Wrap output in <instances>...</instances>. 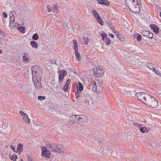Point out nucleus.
<instances>
[{
    "label": "nucleus",
    "instance_id": "nucleus-27",
    "mask_svg": "<svg viewBox=\"0 0 161 161\" xmlns=\"http://www.w3.org/2000/svg\"><path fill=\"white\" fill-rule=\"evenodd\" d=\"M149 32L150 31H147L143 30L142 31V35L147 37Z\"/></svg>",
    "mask_w": 161,
    "mask_h": 161
},
{
    "label": "nucleus",
    "instance_id": "nucleus-45",
    "mask_svg": "<svg viewBox=\"0 0 161 161\" xmlns=\"http://www.w3.org/2000/svg\"><path fill=\"white\" fill-rule=\"evenodd\" d=\"M116 34L118 37L119 39L120 37L119 36L120 35V34L118 32L116 31L114 32Z\"/></svg>",
    "mask_w": 161,
    "mask_h": 161
},
{
    "label": "nucleus",
    "instance_id": "nucleus-1",
    "mask_svg": "<svg viewBox=\"0 0 161 161\" xmlns=\"http://www.w3.org/2000/svg\"><path fill=\"white\" fill-rule=\"evenodd\" d=\"M125 3L133 13H138L140 12V6L137 0H126Z\"/></svg>",
    "mask_w": 161,
    "mask_h": 161
},
{
    "label": "nucleus",
    "instance_id": "nucleus-21",
    "mask_svg": "<svg viewBox=\"0 0 161 161\" xmlns=\"http://www.w3.org/2000/svg\"><path fill=\"white\" fill-rule=\"evenodd\" d=\"M139 129L140 131L143 133H145L146 131H148V129H147V128L145 127H140L139 128Z\"/></svg>",
    "mask_w": 161,
    "mask_h": 161
},
{
    "label": "nucleus",
    "instance_id": "nucleus-35",
    "mask_svg": "<svg viewBox=\"0 0 161 161\" xmlns=\"http://www.w3.org/2000/svg\"><path fill=\"white\" fill-rule=\"evenodd\" d=\"M64 76L62 75L61 74H60L59 76V82L61 83L62 82L64 77Z\"/></svg>",
    "mask_w": 161,
    "mask_h": 161
},
{
    "label": "nucleus",
    "instance_id": "nucleus-53",
    "mask_svg": "<svg viewBox=\"0 0 161 161\" xmlns=\"http://www.w3.org/2000/svg\"><path fill=\"white\" fill-rule=\"evenodd\" d=\"M109 35L111 37H112V38H114V36L112 34H109Z\"/></svg>",
    "mask_w": 161,
    "mask_h": 161
},
{
    "label": "nucleus",
    "instance_id": "nucleus-10",
    "mask_svg": "<svg viewBox=\"0 0 161 161\" xmlns=\"http://www.w3.org/2000/svg\"><path fill=\"white\" fill-rule=\"evenodd\" d=\"M79 116L77 117L76 123L79 125H82L84 123V116L78 115Z\"/></svg>",
    "mask_w": 161,
    "mask_h": 161
},
{
    "label": "nucleus",
    "instance_id": "nucleus-7",
    "mask_svg": "<svg viewBox=\"0 0 161 161\" xmlns=\"http://www.w3.org/2000/svg\"><path fill=\"white\" fill-rule=\"evenodd\" d=\"M93 70L95 71V76L97 77H100L103 75L104 70L102 68L97 67L94 68Z\"/></svg>",
    "mask_w": 161,
    "mask_h": 161
},
{
    "label": "nucleus",
    "instance_id": "nucleus-23",
    "mask_svg": "<svg viewBox=\"0 0 161 161\" xmlns=\"http://www.w3.org/2000/svg\"><path fill=\"white\" fill-rule=\"evenodd\" d=\"M89 42V39L88 37H84L83 38V43L84 44H87V42Z\"/></svg>",
    "mask_w": 161,
    "mask_h": 161
},
{
    "label": "nucleus",
    "instance_id": "nucleus-25",
    "mask_svg": "<svg viewBox=\"0 0 161 161\" xmlns=\"http://www.w3.org/2000/svg\"><path fill=\"white\" fill-rule=\"evenodd\" d=\"M97 18H96V19L97 20L98 22L101 25H103V22L100 17V16H98Z\"/></svg>",
    "mask_w": 161,
    "mask_h": 161
},
{
    "label": "nucleus",
    "instance_id": "nucleus-4",
    "mask_svg": "<svg viewBox=\"0 0 161 161\" xmlns=\"http://www.w3.org/2000/svg\"><path fill=\"white\" fill-rule=\"evenodd\" d=\"M49 150L51 152H57L58 153H61L64 148L61 145L57 144H49Z\"/></svg>",
    "mask_w": 161,
    "mask_h": 161
},
{
    "label": "nucleus",
    "instance_id": "nucleus-3",
    "mask_svg": "<svg viewBox=\"0 0 161 161\" xmlns=\"http://www.w3.org/2000/svg\"><path fill=\"white\" fill-rule=\"evenodd\" d=\"M145 104L151 108H155L158 105V102L156 99L153 97L149 95L146 101L145 102Z\"/></svg>",
    "mask_w": 161,
    "mask_h": 161
},
{
    "label": "nucleus",
    "instance_id": "nucleus-46",
    "mask_svg": "<svg viewBox=\"0 0 161 161\" xmlns=\"http://www.w3.org/2000/svg\"><path fill=\"white\" fill-rule=\"evenodd\" d=\"M19 114L21 116H25V115L26 114H25L23 111H20L19 112Z\"/></svg>",
    "mask_w": 161,
    "mask_h": 161
},
{
    "label": "nucleus",
    "instance_id": "nucleus-30",
    "mask_svg": "<svg viewBox=\"0 0 161 161\" xmlns=\"http://www.w3.org/2000/svg\"><path fill=\"white\" fill-rule=\"evenodd\" d=\"M147 66L150 69L153 70V68H154L155 66V65L152 63H149L147 64Z\"/></svg>",
    "mask_w": 161,
    "mask_h": 161
},
{
    "label": "nucleus",
    "instance_id": "nucleus-38",
    "mask_svg": "<svg viewBox=\"0 0 161 161\" xmlns=\"http://www.w3.org/2000/svg\"><path fill=\"white\" fill-rule=\"evenodd\" d=\"M133 124L135 126L138 127V128L141 126L142 124H138L136 122H134L133 123Z\"/></svg>",
    "mask_w": 161,
    "mask_h": 161
},
{
    "label": "nucleus",
    "instance_id": "nucleus-36",
    "mask_svg": "<svg viewBox=\"0 0 161 161\" xmlns=\"http://www.w3.org/2000/svg\"><path fill=\"white\" fill-rule=\"evenodd\" d=\"M92 13L94 15L95 17L96 18H97V17H98V16H99V15L98 14L95 10H92Z\"/></svg>",
    "mask_w": 161,
    "mask_h": 161
},
{
    "label": "nucleus",
    "instance_id": "nucleus-40",
    "mask_svg": "<svg viewBox=\"0 0 161 161\" xmlns=\"http://www.w3.org/2000/svg\"><path fill=\"white\" fill-rule=\"evenodd\" d=\"M104 5H106L107 6H108L109 4V2L107 0H104L103 2V4Z\"/></svg>",
    "mask_w": 161,
    "mask_h": 161
},
{
    "label": "nucleus",
    "instance_id": "nucleus-16",
    "mask_svg": "<svg viewBox=\"0 0 161 161\" xmlns=\"http://www.w3.org/2000/svg\"><path fill=\"white\" fill-rule=\"evenodd\" d=\"M9 157L11 160L15 161L17 159V156L15 154L12 155L10 154L9 155Z\"/></svg>",
    "mask_w": 161,
    "mask_h": 161
},
{
    "label": "nucleus",
    "instance_id": "nucleus-8",
    "mask_svg": "<svg viewBox=\"0 0 161 161\" xmlns=\"http://www.w3.org/2000/svg\"><path fill=\"white\" fill-rule=\"evenodd\" d=\"M35 88L37 89H41L42 87V86L41 83V80L32 79Z\"/></svg>",
    "mask_w": 161,
    "mask_h": 161
},
{
    "label": "nucleus",
    "instance_id": "nucleus-32",
    "mask_svg": "<svg viewBox=\"0 0 161 161\" xmlns=\"http://www.w3.org/2000/svg\"><path fill=\"white\" fill-rule=\"evenodd\" d=\"M104 41L106 42V45H107L110 44L111 43V40L108 38H106Z\"/></svg>",
    "mask_w": 161,
    "mask_h": 161
},
{
    "label": "nucleus",
    "instance_id": "nucleus-18",
    "mask_svg": "<svg viewBox=\"0 0 161 161\" xmlns=\"http://www.w3.org/2000/svg\"><path fill=\"white\" fill-rule=\"evenodd\" d=\"M52 11L53 13L57 12H58V7L57 5H53L52 8Z\"/></svg>",
    "mask_w": 161,
    "mask_h": 161
},
{
    "label": "nucleus",
    "instance_id": "nucleus-60",
    "mask_svg": "<svg viewBox=\"0 0 161 161\" xmlns=\"http://www.w3.org/2000/svg\"><path fill=\"white\" fill-rule=\"evenodd\" d=\"M144 122L145 123H146V121H145V120H144Z\"/></svg>",
    "mask_w": 161,
    "mask_h": 161
},
{
    "label": "nucleus",
    "instance_id": "nucleus-56",
    "mask_svg": "<svg viewBox=\"0 0 161 161\" xmlns=\"http://www.w3.org/2000/svg\"><path fill=\"white\" fill-rule=\"evenodd\" d=\"M3 23H4V24H5V22H4V19H3Z\"/></svg>",
    "mask_w": 161,
    "mask_h": 161
},
{
    "label": "nucleus",
    "instance_id": "nucleus-49",
    "mask_svg": "<svg viewBox=\"0 0 161 161\" xmlns=\"http://www.w3.org/2000/svg\"><path fill=\"white\" fill-rule=\"evenodd\" d=\"M153 71H154V72L155 73H156L157 74H158V75H160L159 74H158L157 73V72H158V71H156V69H155V68H154V67L153 68V69L152 70Z\"/></svg>",
    "mask_w": 161,
    "mask_h": 161
},
{
    "label": "nucleus",
    "instance_id": "nucleus-26",
    "mask_svg": "<svg viewBox=\"0 0 161 161\" xmlns=\"http://www.w3.org/2000/svg\"><path fill=\"white\" fill-rule=\"evenodd\" d=\"M75 54L77 60L79 61L80 59V53L78 52V51H75Z\"/></svg>",
    "mask_w": 161,
    "mask_h": 161
},
{
    "label": "nucleus",
    "instance_id": "nucleus-34",
    "mask_svg": "<svg viewBox=\"0 0 161 161\" xmlns=\"http://www.w3.org/2000/svg\"><path fill=\"white\" fill-rule=\"evenodd\" d=\"M101 36L102 37V39L103 41H105V39L107 38V35L105 33H103L101 34Z\"/></svg>",
    "mask_w": 161,
    "mask_h": 161
},
{
    "label": "nucleus",
    "instance_id": "nucleus-2",
    "mask_svg": "<svg viewBox=\"0 0 161 161\" xmlns=\"http://www.w3.org/2000/svg\"><path fill=\"white\" fill-rule=\"evenodd\" d=\"M31 70L33 76L32 79L41 80L42 76V69L39 66L36 65L31 67Z\"/></svg>",
    "mask_w": 161,
    "mask_h": 161
},
{
    "label": "nucleus",
    "instance_id": "nucleus-54",
    "mask_svg": "<svg viewBox=\"0 0 161 161\" xmlns=\"http://www.w3.org/2000/svg\"><path fill=\"white\" fill-rule=\"evenodd\" d=\"M29 161H32V160L31 158H29V159H28Z\"/></svg>",
    "mask_w": 161,
    "mask_h": 161
},
{
    "label": "nucleus",
    "instance_id": "nucleus-5",
    "mask_svg": "<svg viewBox=\"0 0 161 161\" xmlns=\"http://www.w3.org/2000/svg\"><path fill=\"white\" fill-rule=\"evenodd\" d=\"M149 95L145 92H139L136 93L135 96L139 100L144 104Z\"/></svg>",
    "mask_w": 161,
    "mask_h": 161
},
{
    "label": "nucleus",
    "instance_id": "nucleus-52",
    "mask_svg": "<svg viewBox=\"0 0 161 161\" xmlns=\"http://www.w3.org/2000/svg\"><path fill=\"white\" fill-rule=\"evenodd\" d=\"M47 10L48 12H50L52 11V9H51L49 7V5L47 6Z\"/></svg>",
    "mask_w": 161,
    "mask_h": 161
},
{
    "label": "nucleus",
    "instance_id": "nucleus-12",
    "mask_svg": "<svg viewBox=\"0 0 161 161\" xmlns=\"http://www.w3.org/2000/svg\"><path fill=\"white\" fill-rule=\"evenodd\" d=\"M150 27L153 29L154 32L156 34H158L159 32V28L155 25L151 24L150 25Z\"/></svg>",
    "mask_w": 161,
    "mask_h": 161
},
{
    "label": "nucleus",
    "instance_id": "nucleus-47",
    "mask_svg": "<svg viewBox=\"0 0 161 161\" xmlns=\"http://www.w3.org/2000/svg\"><path fill=\"white\" fill-rule=\"evenodd\" d=\"M98 2L100 4H103V2L104 0H97Z\"/></svg>",
    "mask_w": 161,
    "mask_h": 161
},
{
    "label": "nucleus",
    "instance_id": "nucleus-57",
    "mask_svg": "<svg viewBox=\"0 0 161 161\" xmlns=\"http://www.w3.org/2000/svg\"><path fill=\"white\" fill-rule=\"evenodd\" d=\"M159 15L161 17V12H160L159 13Z\"/></svg>",
    "mask_w": 161,
    "mask_h": 161
},
{
    "label": "nucleus",
    "instance_id": "nucleus-24",
    "mask_svg": "<svg viewBox=\"0 0 161 161\" xmlns=\"http://www.w3.org/2000/svg\"><path fill=\"white\" fill-rule=\"evenodd\" d=\"M134 36L138 41H140L142 40V37L141 35L139 34H135V35Z\"/></svg>",
    "mask_w": 161,
    "mask_h": 161
},
{
    "label": "nucleus",
    "instance_id": "nucleus-55",
    "mask_svg": "<svg viewBox=\"0 0 161 161\" xmlns=\"http://www.w3.org/2000/svg\"><path fill=\"white\" fill-rule=\"evenodd\" d=\"M2 53V51L0 49V53Z\"/></svg>",
    "mask_w": 161,
    "mask_h": 161
},
{
    "label": "nucleus",
    "instance_id": "nucleus-28",
    "mask_svg": "<svg viewBox=\"0 0 161 161\" xmlns=\"http://www.w3.org/2000/svg\"><path fill=\"white\" fill-rule=\"evenodd\" d=\"M58 73L60 74L62 73V74H61L62 75L64 76H65L67 74V71L64 69H63L61 71H58Z\"/></svg>",
    "mask_w": 161,
    "mask_h": 161
},
{
    "label": "nucleus",
    "instance_id": "nucleus-29",
    "mask_svg": "<svg viewBox=\"0 0 161 161\" xmlns=\"http://www.w3.org/2000/svg\"><path fill=\"white\" fill-rule=\"evenodd\" d=\"M18 30L21 32L22 33H25V28L24 27L22 26V27H19L18 28Z\"/></svg>",
    "mask_w": 161,
    "mask_h": 161
},
{
    "label": "nucleus",
    "instance_id": "nucleus-51",
    "mask_svg": "<svg viewBox=\"0 0 161 161\" xmlns=\"http://www.w3.org/2000/svg\"><path fill=\"white\" fill-rule=\"evenodd\" d=\"M10 147L14 151H15V147H14V146H13V145H11L10 146Z\"/></svg>",
    "mask_w": 161,
    "mask_h": 161
},
{
    "label": "nucleus",
    "instance_id": "nucleus-41",
    "mask_svg": "<svg viewBox=\"0 0 161 161\" xmlns=\"http://www.w3.org/2000/svg\"><path fill=\"white\" fill-rule=\"evenodd\" d=\"M14 14H16V13L15 11H11L10 13V14H9V15L10 16V17H14Z\"/></svg>",
    "mask_w": 161,
    "mask_h": 161
},
{
    "label": "nucleus",
    "instance_id": "nucleus-20",
    "mask_svg": "<svg viewBox=\"0 0 161 161\" xmlns=\"http://www.w3.org/2000/svg\"><path fill=\"white\" fill-rule=\"evenodd\" d=\"M25 115H26L25 117H23V120H25L26 123L27 124L30 123V120L28 118L27 114H25Z\"/></svg>",
    "mask_w": 161,
    "mask_h": 161
},
{
    "label": "nucleus",
    "instance_id": "nucleus-17",
    "mask_svg": "<svg viewBox=\"0 0 161 161\" xmlns=\"http://www.w3.org/2000/svg\"><path fill=\"white\" fill-rule=\"evenodd\" d=\"M22 59L25 63H27L28 61L29 57L25 53Z\"/></svg>",
    "mask_w": 161,
    "mask_h": 161
},
{
    "label": "nucleus",
    "instance_id": "nucleus-14",
    "mask_svg": "<svg viewBox=\"0 0 161 161\" xmlns=\"http://www.w3.org/2000/svg\"><path fill=\"white\" fill-rule=\"evenodd\" d=\"M30 44L32 47L34 48H36L38 46L37 43L34 41H31L30 42Z\"/></svg>",
    "mask_w": 161,
    "mask_h": 161
},
{
    "label": "nucleus",
    "instance_id": "nucleus-13",
    "mask_svg": "<svg viewBox=\"0 0 161 161\" xmlns=\"http://www.w3.org/2000/svg\"><path fill=\"white\" fill-rule=\"evenodd\" d=\"M78 116H79L78 115H72L69 118L70 120L73 123H76L77 121V118Z\"/></svg>",
    "mask_w": 161,
    "mask_h": 161
},
{
    "label": "nucleus",
    "instance_id": "nucleus-58",
    "mask_svg": "<svg viewBox=\"0 0 161 161\" xmlns=\"http://www.w3.org/2000/svg\"><path fill=\"white\" fill-rule=\"evenodd\" d=\"M55 64H56V65H57V64L56 63V62H55Z\"/></svg>",
    "mask_w": 161,
    "mask_h": 161
},
{
    "label": "nucleus",
    "instance_id": "nucleus-33",
    "mask_svg": "<svg viewBox=\"0 0 161 161\" xmlns=\"http://www.w3.org/2000/svg\"><path fill=\"white\" fill-rule=\"evenodd\" d=\"M33 39L34 40H37L39 38V36L37 35V33H36L34 34L32 36V37Z\"/></svg>",
    "mask_w": 161,
    "mask_h": 161
},
{
    "label": "nucleus",
    "instance_id": "nucleus-31",
    "mask_svg": "<svg viewBox=\"0 0 161 161\" xmlns=\"http://www.w3.org/2000/svg\"><path fill=\"white\" fill-rule=\"evenodd\" d=\"M15 21V19L14 17H10V23H9V27H11V25L12 24H13L14 23Z\"/></svg>",
    "mask_w": 161,
    "mask_h": 161
},
{
    "label": "nucleus",
    "instance_id": "nucleus-39",
    "mask_svg": "<svg viewBox=\"0 0 161 161\" xmlns=\"http://www.w3.org/2000/svg\"><path fill=\"white\" fill-rule=\"evenodd\" d=\"M107 24L110 27L112 30H113L114 29V27L112 25V23L109 22H108L107 23Z\"/></svg>",
    "mask_w": 161,
    "mask_h": 161
},
{
    "label": "nucleus",
    "instance_id": "nucleus-11",
    "mask_svg": "<svg viewBox=\"0 0 161 161\" xmlns=\"http://www.w3.org/2000/svg\"><path fill=\"white\" fill-rule=\"evenodd\" d=\"M76 87H77L76 88V89L78 90L79 91H80V92L82 91L83 89V86L82 84L80 82H78V83L75 84L74 86V89L76 88Z\"/></svg>",
    "mask_w": 161,
    "mask_h": 161
},
{
    "label": "nucleus",
    "instance_id": "nucleus-19",
    "mask_svg": "<svg viewBox=\"0 0 161 161\" xmlns=\"http://www.w3.org/2000/svg\"><path fill=\"white\" fill-rule=\"evenodd\" d=\"M73 43L74 45V48L75 50V51H78V45L77 41L75 40H74L73 41Z\"/></svg>",
    "mask_w": 161,
    "mask_h": 161
},
{
    "label": "nucleus",
    "instance_id": "nucleus-22",
    "mask_svg": "<svg viewBox=\"0 0 161 161\" xmlns=\"http://www.w3.org/2000/svg\"><path fill=\"white\" fill-rule=\"evenodd\" d=\"M76 88H77V87H76ZM74 92H75L76 98L77 99L80 96V94L79 92V90L77 89L76 88H75V89H74Z\"/></svg>",
    "mask_w": 161,
    "mask_h": 161
},
{
    "label": "nucleus",
    "instance_id": "nucleus-48",
    "mask_svg": "<svg viewBox=\"0 0 161 161\" xmlns=\"http://www.w3.org/2000/svg\"><path fill=\"white\" fill-rule=\"evenodd\" d=\"M3 16L5 18H7V14L5 12H3Z\"/></svg>",
    "mask_w": 161,
    "mask_h": 161
},
{
    "label": "nucleus",
    "instance_id": "nucleus-43",
    "mask_svg": "<svg viewBox=\"0 0 161 161\" xmlns=\"http://www.w3.org/2000/svg\"><path fill=\"white\" fill-rule=\"evenodd\" d=\"M68 87L67 86L65 85L64 87V91L65 92H67L68 91Z\"/></svg>",
    "mask_w": 161,
    "mask_h": 161
},
{
    "label": "nucleus",
    "instance_id": "nucleus-15",
    "mask_svg": "<svg viewBox=\"0 0 161 161\" xmlns=\"http://www.w3.org/2000/svg\"><path fill=\"white\" fill-rule=\"evenodd\" d=\"M23 145L20 143L18 145L17 151H19V153H21L23 151Z\"/></svg>",
    "mask_w": 161,
    "mask_h": 161
},
{
    "label": "nucleus",
    "instance_id": "nucleus-42",
    "mask_svg": "<svg viewBox=\"0 0 161 161\" xmlns=\"http://www.w3.org/2000/svg\"><path fill=\"white\" fill-rule=\"evenodd\" d=\"M153 33L152 32H149V33L147 37L150 38H152L153 37Z\"/></svg>",
    "mask_w": 161,
    "mask_h": 161
},
{
    "label": "nucleus",
    "instance_id": "nucleus-9",
    "mask_svg": "<svg viewBox=\"0 0 161 161\" xmlns=\"http://www.w3.org/2000/svg\"><path fill=\"white\" fill-rule=\"evenodd\" d=\"M42 155L43 156L49 158L50 156V152L47 150L46 147H43L42 149Z\"/></svg>",
    "mask_w": 161,
    "mask_h": 161
},
{
    "label": "nucleus",
    "instance_id": "nucleus-50",
    "mask_svg": "<svg viewBox=\"0 0 161 161\" xmlns=\"http://www.w3.org/2000/svg\"><path fill=\"white\" fill-rule=\"evenodd\" d=\"M153 71H154V72L155 73H156L157 74H158V75H160L159 74H158L157 73V72H158V71H156V69H155V68H154V67L153 68V69L152 70Z\"/></svg>",
    "mask_w": 161,
    "mask_h": 161
},
{
    "label": "nucleus",
    "instance_id": "nucleus-37",
    "mask_svg": "<svg viewBox=\"0 0 161 161\" xmlns=\"http://www.w3.org/2000/svg\"><path fill=\"white\" fill-rule=\"evenodd\" d=\"M45 99V97L44 96H39L38 97V99L40 101L42 100Z\"/></svg>",
    "mask_w": 161,
    "mask_h": 161
},
{
    "label": "nucleus",
    "instance_id": "nucleus-6",
    "mask_svg": "<svg viewBox=\"0 0 161 161\" xmlns=\"http://www.w3.org/2000/svg\"><path fill=\"white\" fill-rule=\"evenodd\" d=\"M92 90L96 93H98L102 92V87L99 83L97 85L96 81H94V85L92 87Z\"/></svg>",
    "mask_w": 161,
    "mask_h": 161
},
{
    "label": "nucleus",
    "instance_id": "nucleus-61",
    "mask_svg": "<svg viewBox=\"0 0 161 161\" xmlns=\"http://www.w3.org/2000/svg\"><path fill=\"white\" fill-rule=\"evenodd\" d=\"M157 73H158H158H159V74H160V73L159 72H158H158H157Z\"/></svg>",
    "mask_w": 161,
    "mask_h": 161
},
{
    "label": "nucleus",
    "instance_id": "nucleus-59",
    "mask_svg": "<svg viewBox=\"0 0 161 161\" xmlns=\"http://www.w3.org/2000/svg\"><path fill=\"white\" fill-rule=\"evenodd\" d=\"M25 116H26V115H25V116H23V117H25Z\"/></svg>",
    "mask_w": 161,
    "mask_h": 161
},
{
    "label": "nucleus",
    "instance_id": "nucleus-44",
    "mask_svg": "<svg viewBox=\"0 0 161 161\" xmlns=\"http://www.w3.org/2000/svg\"><path fill=\"white\" fill-rule=\"evenodd\" d=\"M70 79H68L66 81L65 85L67 86H69V84H70Z\"/></svg>",
    "mask_w": 161,
    "mask_h": 161
}]
</instances>
